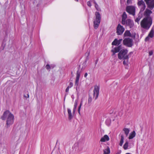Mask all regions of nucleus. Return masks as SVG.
Returning <instances> with one entry per match:
<instances>
[{"label": "nucleus", "instance_id": "15", "mask_svg": "<svg viewBox=\"0 0 154 154\" xmlns=\"http://www.w3.org/2000/svg\"><path fill=\"white\" fill-rule=\"evenodd\" d=\"M109 140V138L107 135H105L103 137L101 138L100 141L104 142L108 141Z\"/></svg>", "mask_w": 154, "mask_h": 154}, {"label": "nucleus", "instance_id": "46", "mask_svg": "<svg viewBox=\"0 0 154 154\" xmlns=\"http://www.w3.org/2000/svg\"><path fill=\"white\" fill-rule=\"evenodd\" d=\"M97 62H98V60H96V61L95 62V65L97 64Z\"/></svg>", "mask_w": 154, "mask_h": 154}, {"label": "nucleus", "instance_id": "42", "mask_svg": "<svg viewBox=\"0 0 154 154\" xmlns=\"http://www.w3.org/2000/svg\"><path fill=\"white\" fill-rule=\"evenodd\" d=\"M121 152V150H119L118 152H117L115 154H120Z\"/></svg>", "mask_w": 154, "mask_h": 154}, {"label": "nucleus", "instance_id": "10", "mask_svg": "<svg viewBox=\"0 0 154 154\" xmlns=\"http://www.w3.org/2000/svg\"><path fill=\"white\" fill-rule=\"evenodd\" d=\"M100 90V87L98 86L95 85L94 86V89L93 91V95L95 97V100L98 98Z\"/></svg>", "mask_w": 154, "mask_h": 154}, {"label": "nucleus", "instance_id": "32", "mask_svg": "<svg viewBox=\"0 0 154 154\" xmlns=\"http://www.w3.org/2000/svg\"><path fill=\"white\" fill-rule=\"evenodd\" d=\"M136 34L135 32L132 33V34L131 33V36H130V37L134 39L136 37Z\"/></svg>", "mask_w": 154, "mask_h": 154}, {"label": "nucleus", "instance_id": "31", "mask_svg": "<svg viewBox=\"0 0 154 154\" xmlns=\"http://www.w3.org/2000/svg\"><path fill=\"white\" fill-rule=\"evenodd\" d=\"M92 101V97L89 95V98L88 99V103L90 104Z\"/></svg>", "mask_w": 154, "mask_h": 154}, {"label": "nucleus", "instance_id": "25", "mask_svg": "<svg viewBox=\"0 0 154 154\" xmlns=\"http://www.w3.org/2000/svg\"><path fill=\"white\" fill-rule=\"evenodd\" d=\"M105 123L106 125L109 126L111 123V120L109 119H107L106 120Z\"/></svg>", "mask_w": 154, "mask_h": 154}, {"label": "nucleus", "instance_id": "13", "mask_svg": "<svg viewBox=\"0 0 154 154\" xmlns=\"http://www.w3.org/2000/svg\"><path fill=\"white\" fill-rule=\"evenodd\" d=\"M122 47L121 45H120L118 47L112 48L111 50L112 52L113 53V55H114L116 53L118 52L120 50L122 49Z\"/></svg>", "mask_w": 154, "mask_h": 154}, {"label": "nucleus", "instance_id": "7", "mask_svg": "<svg viewBox=\"0 0 154 154\" xmlns=\"http://www.w3.org/2000/svg\"><path fill=\"white\" fill-rule=\"evenodd\" d=\"M137 5L139 8L140 9V12L143 11L146 8V5L144 2L142 0L138 1Z\"/></svg>", "mask_w": 154, "mask_h": 154}, {"label": "nucleus", "instance_id": "20", "mask_svg": "<svg viewBox=\"0 0 154 154\" xmlns=\"http://www.w3.org/2000/svg\"><path fill=\"white\" fill-rule=\"evenodd\" d=\"M78 104V100H75L74 104V107L73 109V113H74L75 112V110L76 109V108Z\"/></svg>", "mask_w": 154, "mask_h": 154}, {"label": "nucleus", "instance_id": "9", "mask_svg": "<svg viewBox=\"0 0 154 154\" xmlns=\"http://www.w3.org/2000/svg\"><path fill=\"white\" fill-rule=\"evenodd\" d=\"M126 11L129 14L134 16L135 14V8L134 7L132 6H127Z\"/></svg>", "mask_w": 154, "mask_h": 154}, {"label": "nucleus", "instance_id": "17", "mask_svg": "<svg viewBox=\"0 0 154 154\" xmlns=\"http://www.w3.org/2000/svg\"><path fill=\"white\" fill-rule=\"evenodd\" d=\"M110 152L109 147L107 146L103 150V154H109Z\"/></svg>", "mask_w": 154, "mask_h": 154}, {"label": "nucleus", "instance_id": "23", "mask_svg": "<svg viewBox=\"0 0 154 154\" xmlns=\"http://www.w3.org/2000/svg\"><path fill=\"white\" fill-rule=\"evenodd\" d=\"M118 42V39L117 38H115L114 41L112 42V45L116 46L119 45V44Z\"/></svg>", "mask_w": 154, "mask_h": 154}, {"label": "nucleus", "instance_id": "38", "mask_svg": "<svg viewBox=\"0 0 154 154\" xmlns=\"http://www.w3.org/2000/svg\"><path fill=\"white\" fill-rule=\"evenodd\" d=\"M87 5L88 6L91 7V2L90 1H88L87 2Z\"/></svg>", "mask_w": 154, "mask_h": 154}, {"label": "nucleus", "instance_id": "5", "mask_svg": "<svg viewBox=\"0 0 154 154\" xmlns=\"http://www.w3.org/2000/svg\"><path fill=\"white\" fill-rule=\"evenodd\" d=\"M95 19L94 21V26L95 29H97L100 23L101 20V16L99 12H96Z\"/></svg>", "mask_w": 154, "mask_h": 154}, {"label": "nucleus", "instance_id": "24", "mask_svg": "<svg viewBox=\"0 0 154 154\" xmlns=\"http://www.w3.org/2000/svg\"><path fill=\"white\" fill-rule=\"evenodd\" d=\"M123 130L126 134V136H127L129 132V130L128 128H124L123 129Z\"/></svg>", "mask_w": 154, "mask_h": 154}, {"label": "nucleus", "instance_id": "11", "mask_svg": "<svg viewBox=\"0 0 154 154\" xmlns=\"http://www.w3.org/2000/svg\"><path fill=\"white\" fill-rule=\"evenodd\" d=\"M125 29L120 24H119L117 28V33L118 35H122L124 32Z\"/></svg>", "mask_w": 154, "mask_h": 154}, {"label": "nucleus", "instance_id": "27", "mask_svg": "<svg viewBox=\"0 0 154 154\" xmlns=\"http://www.w3.org/2000/svg\"><path fill=\"white\" fill-rule=\"evenodd\" d=\"M95 7L96 10L98 11H100V8H99L98 5L96 3H95Z\"/></svg>", "mask_w": 154, "mask_h": 154}, {"label": "nucleus", "instance_id": "39", "mask_svg": "<svg viewBox=\"0 0 154 154\" xmlns=\"http://www.w3.org/2000/svg\"><path fill=\"white\" fill-rule=\"evenodd\" d=\"M131 2V0H127V3L128 4H130Z\"/></svg>", "mask_w": 154, "mask_h": 154}, {"label": "nucleus", "instance_id": "44", "mask_svg": "<svg viewBox=\"0 0 154 154\" xmlns=\"http://www.w3.org/2000/svg\"><path fill=\"white\" fill-rule=\"evenodd\" d=\"M27 96H26L25 95H24V97H26V98H29V94H27Z\"/></svg>", "mask_w": 154, "mask_h": 154}, {"label": "nucleus", "instance_id": "21", "mask_svg": "<svg viewBox=\"0 0 154 154\" xmlns=\"http://www.w3.org/2000/svg\"><path fill=\"white\" fill-rule=\"evenodd\" d=\"M131 35V32L129 31L128 30H126L124 34V35L125 37H130Z\"/></svg>", "mask_w": 154, "mask_h": 154}, {"label": "nucleus", "instance_id": "12", "mask_svg": "<svg viewBox=\"0 0 154 154\" xmlns=\"http://www.w3.org/2000/svg\"><path fill=\"white\" fill-rule=\"evenodd\" d=\"M134 146L133 143H129L128 141H126L123 145V148L125 150L130 149Z\"/></svg>", "mask_w": 154, "mask_h": 154}, {"label": "nucleus", "instance_id": "28", "mask_svg": "<svg viewBox=\"0 0 154 154\" xmlns=\"http://www.w3.org/2000/svg\"><path fill=\"white\" fill-rule=\"evenodd\" d=\"M142 17L141 16L139 15L137 17V18L135 20V21L136 22L138 23Z\"/></svg>", "mask_w": 154, "mask_h": 154}, {"label": "nucleus", "instance_id": "48", "mask_svg": "<svg viewBox=\"0 0 154 154\" xmlns=\"http://www.w3.org/2000/svg\"><path fill=\"white\" fill-rule=\"evenodd\" d=\"M125 154H131L130 153H126Z\"/></svg>", "mask_w": 154, "mask_h": 154}, {"label": "nucleus", "instance_id": "49", "mask_svg": "<svg viewBox=\"0 0 154 154\" xmlns=\"http://www.w3.org/2000/svg\"><path fill=\"white\" fill-rule=\"evenodd\" d=\"M75 1H76V2H78V0H75Z\"/></svg>", "mask_w": 154, "mask_h": 154}, {"label": "nucleus", "instance_id": "40", "mask_svg": "<svg viewBox=\"0 0 154 154\" xmlns=\"http://www.w3.org/2000/svg\"><path fill=\"white\" fill-rule=\"evenodd\" d=\"M122 40V39H119V40H118V42L119 44V45H120L121 44Z\"/></svg>", "mask_w": 154, "mask_h": 154}, {"label": "nucleus", "instance_id": "33", "mask_svg": "<svg viewBox=\"0 0 154 154\" xmlns=\"http://www.w3.org/2000/svg\"><path fill=\"white\" fill-rule=\"evenodd\" d=\"M76 89L77 94H78L79 93V92H80V90H79V87H78V86H76Z\"/></svg>", "mask_w": 154, "mask_h": 154}, {"label": "nucleus", "instance_id": "4", "mask_svg": "<svg viewBox=\"0 0 154 154\" xmlns=\"http://www.w3.org/2000/svg\"><path fill=\"white\" fill-rule=\"evenodd\" d=\"M128 51L126 49H123L120 51L118 54V58L120 59L128 60V58L127 54Z\"/></svg>", "mask_w": 154, "mask_h": 154}, {"label": "nucleus", "instance_id": "43", "mask_svg": "<svg viewBox=\"0 0 154 154\" xmlns=\"http://www.w3.org/2000/svg\"><path fill=\"white\" fill-rule=\"evenodd\" d=\"M88 75V73H87V72H86L85 74H84V76L85 78H86L87 77V76Z\"/></svg>", "mask_w": 154, "mask_h": 154}, {"label": "nucleus", "instance_id": "30", "mask_svg": "<svg viewBox=\"0 0 154 154\" xmlns=\"http://www.w3.org/2000/svg\"><path fill=\"white\" fill-rule=\"evenodd\" d=\"M79 79H76V80L75 83V85L78 86L79 83Z\"/></svg>", "mask_w": 154, "mask_h": 154}, {"label": "nucleus", "instance_id": "35", "mask_svg": "<svg viewBox=\"0 0 154 154\" xmlns=\"http://www.w3.org/2000/svg\"><path fill=\"white\" fill-rule=\"evenodd\" d=\"M149 37L148 36L147 37H146V38L145 39V41H149Z\"/></svg>", "mask_w": 154, "mask_h": 154}, {"label": "nucleus", "instance_id": "6", "mask_svg": "<svg viewBox=\"0 0 154 154\" xmlns=\"http://www.w3.org/2000/svg\"><path fill=\"white\" fill-rule=\"evenodd\" d=\"M123 43L126 46L131 47L133 45V41L130 38H125L123 41Z\"/></svg>", "mask_w": 154, "mask_h": 154}, {"label": "nucleus", "instance_id": "37", "mask_svg": "<svg viewBox=\"0 0 154 154\" xmlns=\"http://www.w3.org/2000/svg\"><path fill=\"white\" fill-rule=\"evenodd\" d=\"M153 52L152 51H150L149 52V56H151L152 55Z\"/></svg>", "mask_w": 154, "mask_h": 154}, {"label": "nucleus", "instance_id": "22", "mask_svg": "<svg viewBox=\"0 0 154 154\" xmlns=\"http://www.w3.org/2000/svg\"><path fill=\"white\" fill-rule=\"evenodd\" d=\"M154 31L153 29H152L148 34V36L150 38H152L154 36Z\"/></svg>", "mask_w": 154, "mask_h": 154}, {"label": "nucleus", "instance_id": "45", "mask_svg": "<svg viewBox=\"0 0 154 154\" xmlns=\"http://www.w3.org/2000/svg\"><path fill=\"white\" fill-rule=\"evenodd\" d=\"M69 89H68V88H66V92H68L69 91Z\"/></svg>", "mask_w": 154, "mask_h": 154}, {"label": "nucleus", "instance_id": "19", "mask_svg": "<svg viewBox=\"0 0 154 154\" xmlns=\"http://www.w3.org/2000/svg\"><path fill=\"white\" fill-rule=\"evenodd\" d=\"M136 135V133L134 131H133L131 132V133L129 135V139H131L133 138L134 137H135Z\"/></svg>", "mask_w": 154, "mask_h": 154}, {"label": "nucleus", "instance_id": "2", "mask_svg": "<svg viewBox=\"0 0 154 154\" xmlns=\"http://www.w3.org/2000/svg\"><path fill=\"white\" fill-rule=\"evenodd\" d=\"M6 118V125L8 127L13 123L14 116L9 111L7 110L4 113L1 117V119L3 120H4Z\"/></svg>", "mask_w": 154, "mask_h": 154}, {"label": "nucleus", "instance_id": "18", "mask_svg": "<svg viewBox=\"0 0 154 154\" xmlns=\"http://www.w3.org/2000/svg\"><path fill=\"white\" fill-rule=\"evenodd\" d=\"M120 135L121 139L119 145L120 146H122L124 143V137L123 135V134H120Z\"/></svg>", "mask_w": 154, "mask_h": 154}, {"label": "nucleus", "instance_id": "26", "mask_svg": "<svg viewBox=\"0 0 154 154\" xmlns=\"http://www.w3.org/2000/svg\"><path fill=\"white\" fill-rule=\"evenodd\" d=\"M82 103H83V101L82 100V99L81 102H80V105L79 106L78 108V112L80 114V110L81 109V107L82 104Z\"/></svg>", "mask_w": 154, "mask_h": 154}, {"label": "nucleus", "instance_id": "34", "mask_svg": "<svg viewBox=\"0 0 154 154\" xmlns=\"http://www.w3.org/2000/svg\"><path fill=\"white\" fill-rule=\"evenodd\" d=\"M128 60H127L125 61V60L124 61H123V64L124 65H125V66H127L128 65Z\"/></svg>", "mask_w": 154, "mask_h": 154}, {"label": "nucleus", "instance_id": "3", "mask_svg": "<svg viewBox=\"0 0 154 154\" xmlns=\"http://www.w3.org/2000/svg\"><path fill=\"white\" fill-rule=\"evenodd\" d=\"M152 23V18L144 17L141 22V25L143 28L148 29L150 27Z\"/></svg>", "mask_w": 154, "mask_h": 154}, {"label": "nucleus", "instance_id": "36", "mask_svg": "<svg viewBox=\"0 0 154 154\" xmlns=\"http://www.w3.org/2000/svg\"><path fill=\"white\" fill-rule=\"evenodd\" d=\"M46 68L48 70L50 68V66L49 65L47 64L46 66Z\"/></svg>", "mask_w": 154, "mask_h": 154}, {"label": "nucleus", "instance_id": "16", "mask_svg": "<svg viewBox=\"0 0 154 154\" xmlns=\"http://www.w3.org/2000/svg\"><path fill=\"white\" fill-rule=\"evenodd\" d=\"M67 112L68 115V119L69 120H71L73 117L71 112V110L69 108H68Z\"/></svg>", "mask_w": 154, "mask_h": 154}, {"label": "nucleus", "instance_id": "47", "mask_svg": "<svg viewBox=\"0 0 154 154\" xmlns=\"http://www.w3.org/2000/svg\"><path fill=\"white\" fill-rule=\"evenodd\" d=\"M71 87H70V86H68L67 87V88H68V89H69V88H71Z\"/></svg>", "mask_w": 154, "mask_h": 154}, {"label": "nucleus", "instance_id": "8", "mask_svg": "<svg viewBox=\"0 0 154 154\" xmlns=\"http://www.w3.org/2000/svg\"><path fill=\"white\" fill-rule=\"evenodd\" d=\"M147 6L150 10H152L154 8V0H144Z\"/></svg>", "mask_w": 154, "mask_h": 154}, {"label": "nucleus", "instance_id": "29", "mask_svg": "<svg viewBox=\"0 0 154 154\" xmlns=\"http://www.w3.org/2000/svg\"><path fill=\"white\" fill-rule=\"evenodd\" d=\"M80 74V72H79V70H78L76 73V79H79Z\"/></svg>", "mask_w": 154, "mask_h": 154}, {"label": "nucleus", "instance_id": "41", "mask_svg": "<svg viewBox=\"0 0 154 154\" xmlns=\"http://www.w3.org/2000/svg\"><path fill=\"white\" fill-rule=\"evenodd\" d=\"M73 85V83L72 82H70L69 83V86H70V87H72Z\"/></svg>", "mask_w": 154, "mask_h": 154}, {"label": "nucleus", "instance_id": "1", "mask_svg": "<svg viewBox=\"0 0 154 154\" xmlns=\"http://www.w3.org/2000/svg\"><path fill=\"white\" fill-rule=\"evenodd\" d=\"M127 15L126 12H123L122 16V24L126 27L132 28L134 26V22L130 19H127Z\"/></svg>", "mask_w": 154, "mask_h": 154}, {"label": "nucleus", "instance_id": "14", "mask_svg": "<svg viewBox=\"0 0 154 154\" xmlns=\"http://www.w3.org/2000/svg\"><path fill=\"white\" fill-rule=\"evenodd\" d=\"M152 13V12L151 11L148 9H146L144 12V15L145 17H146L147 18H152L150 16Z\"/></svg>", "mask_w": 154, "mask_h": 154}]
</instances>
